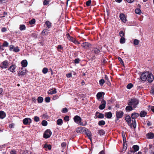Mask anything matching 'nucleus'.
Returning <instances> with one entry per match:
<instances>
[{
  "mask_svg": "<svg viewBox=\"0 0 154 154\" xmlns=\"http://www.w3.org/2000/svg\"><path fill=\"white\" fill-rule=\"evenodd\" d=\"M9 47V50L10 51H13L15 52H17L20 51V49L18 47H15L13 45H10Z\"/></svg>",
  "mask_w": 154,
  "mask_h": 154,
  "instance_id": "6e6552de",
  "label": "nucleus"
},
{
  "mask_svg": "<svg viewBox=\"0 0 154 154\" xmlns=\"http://www.w3.org/2000/svg\"><path fill=\"white\" fill-rule=\"evenodd\" d=\"M105 122L103 120L100 121L98 122V124L99 125H104L105 124Z\"/></svg>",
  "mask_w": 154,
  "mask_h": 154,
  "instance_id": "4c0bfd02",
  "label": "nucleus"
},
{
  "mask_svg": "<svg viewBox=\"0 0 154 154\" xmlns=\"http://www.w3.org/2000/svg\"><path fill=\"white\" fill-rule=\"evenodd\" d=\"M43 100V98L41 97H39V103H42Z\"/></svg>",
  "mask_w": 154,
  "mask_h": 154,
  "instance_id": "6e6d98bb",
  "label": "nucleus"
},
{
  "mask_svg": "<svg viewBox=\"0 0 154 154\" xmlns=\"http://www.w3.org/2000/svg\"><path fill=\"white\" fill-rule=\"evenodd\" d=\"M91 3V0H89L86 2V5L87 6H89L90 5Z\"/></svg>",
  "mask_w": 154,
  "mask_h": 154,
  "instance_id": "603ef678",
  "label": "nucleus"
},
{
  "mask_svg": "<svg viewBox=\"0 0 154 154\" xmlns=\"http://www.w3.org/2000/svg\"><path fill=\"white\" fill-rule=\"evenodd\" d=\"M92 51L95 54H97L100 52V50L97 48H94Z\"/></svg>",
  "mask_w": 154,
  "mask_h": 154,
  "instance_id": "c85d7f7f",
  "label": "nucleus"
},
{
  "mask_svg": "<svg viewBox=\"0 0 154 154\" xmlns=\"http://www.w3.org/2000/svg\"><path fill=\"white\" fill-rule=\"evenodd\" d=\"M57 93L56 90L55 88H52L49 90L48 92V94H53Z\"/></svg>",
  "mask_w": 154,
  "mask_h": 154,
  "instance_id": "2eb2a0df",
  "label": "nucleus"
},
{
  "mask_svg": "<svg viewBox=\"0 0 154 154\" xmlns=\"http://www.w3.org/2000/svg\"><path fill=\"white\" fill-rule=\"evenodd\" d=\"M86 128L83 127H80L78 128L76 130L77 133H82L84 131H86Z\"/></svg>",
  "mask_w": 154,
  "mask_h": 154,
  "instance_id": "9d476101",
  "label": "nucleus"
},
{
  "mask_svg": "<svg viewBox=\"0 0 154 154\" xmlns=\"http://www.w3.org/2000/svg\"><path fill=\"white\" fill-rule=\"evenodd\" d=\"M139 43V41L137 39H135L134 40V45H138Z\"/></svg>",
  "mask_w": 154,
  "mask_h": 154,
  "instance_id": "37998d69",
  "label": "nucleus"
},
{
  "mask_svg": "<svg viewBox=\"0 0 154 154\" xmlns=\"http://www.w3.org/2000/svg\"><path fill=\"white\" fill-rule=\"evenodd\" d=\"M90 45L89 43L86 42L83 43L81 45V46L85 48H87L89 47Z\"/></svg>",
  "mask_w": 154,
  "mask_h": 154,
  "instance_id": "a211bd4d",
  "label": "nucleus"
},
{
  "mask_svg": "<svg viewBox=\"0 0 154 154\" xmlns=\"http://www.w3.org/2000/svg\"><path fill=\"white\" fill-rule=\"evenodd\" d=\"M11 154H16V152L14 150H11Z\"/></svg>",
  "mask_w": 154,
  "mask_h": 154,
  "instance_id": "69168bd1",
  "label": "nucleus"
},
{
  "mask_svg": "<svg viewBox=\"0 0 154 154\" xmlns=\"http://www.w3.org/2000/svg\"><path fill=\"white\" fill-rule=\"evenodd\" d=\"M47 33V31L46 29H45L42 32V33L43 35L46 34Z\"/></svg>",
  "mask_w": 154,
  "mask_h": 154,
  "instance_id": "5fc2aeb1",
  "label": "nucleus"
},
{
  "mask_svg": "<svg viewBox=\"0 0 154 154\" xmlns=\"http://www.w3.org/2000/svg\"><path fill=\"white\" fill-rule=\"evenodd\" d=\"M131 123L132 126H133L134 128H135L136 127L135 120H132Z\"/></svg>",
  "mask_w": 154,
  "mask_h": 154,
  "instance_id": "f704fd0d",
  "label": "nucleus"
},
{
  "mask_svg": "<svg viewBox=\"0 0 154 154\" xmlns=\"http://www.w3.org/2000/svg\"><path fill=\"white\" fill-rule=\"evenodd\" d=\"M146 113L144 111H141L140 114V116L141 117H144L146 116Z\"/></svg>",
  "mask_w": 154,
  "mask_h": 154,
  "instance_id": "c756f323",
  "label": "nucleus"
},
{
  "mask_svg": "<svg viewBox=\"0 0 154 154\" xmlns=\"http://www.w3.org/2000/svg\"><path fill=\"white\" fill-rule=\"evenodd\" d=\"M66 144L65 143H63L61 144V146L62 148H64L66 146Z\"/></svg>",
  "mask_w": 154,
  "mask_h": 154,
  "instance_id": "bf43d9fd",
  "label": "nucleus"
},
{
  "mask_svg": "<svg viewBox=\"0 0 154 154\" xmlns=\"http://www.w3.org/2000/svg\"><path fill=\"white\" fill-rule=\"evenodd\" d=\"M134 109L131 105H128L126 107L125 110L127 111L130 112L133 110Z\"/></svg>",
  "mask_w": 154,
  "mask_h": 154,
  "instance_id": "aec40b11",
  "label": "nucleus"
},
{
  "mask_svg": "<svg viewBox=\"0 0 154 154\" xmlns=\"http://www.w3.org/2000/svg\"><path fill=\"white\" fill-rule=\"evenodd\" d=\"M45 24L48 28H50L51 27V23L49 21H46L45 22Z\"/></svg>",
  "mask_w": 154,
  "mask_h": 154,
  "instance_id": "c9c22d12",
  "label": "nucleus"
},
{
  "mask_svg": "<svg viewBox=\"0 0 154 154\" xmlns=\"http://www.w3.org/2000/svg\"><path fill=\"white\" fill-rule=\"evenodd\" d=\"M99 154H105L104 151L103 150L101 151L100 152Z\"/></svg>",
  "mask_w": 154,
  "mask_h": 154,
  "instance_id": "774afa93",
  "label": "nucleus"
},
{
  "mask_svg": "<svg viewBox=\"0 0 154 154\" xmlns=\"http://www.w3.org/2000/svg\"><path fill=\"white\" fill-rule=\"evenodd\" d=\"M6 116L5 113L2 111H0V118L3 119Z\"/></svg>",
  "mask_w": 154,
  "mask_h": 154,
  "instance_id": "393cba45",
  "label": "nucleus"
},
{
  "mask_svg": "<svg viewBox=\"0 0 154 154\" xmlns=\"http://www.w3.org/2000/svg\"><path fill=\"white\" fill-rule=\"evenodd\" d=\"M68 111V109L66 108H65L63 109L62 110V112L63 113H66Z\"/></svg>",
  "mask_w": 154,
  "mask_h": 154,
  "instance_id": "3c124183",
  "label": "nucleus"
},
{
  "mask_svg": "<svg viewBox=\"0 0 154 154\" xmlns=\"http://www.w3.org/2000/svg\"><path fill=\"white\" fill-rule=\"evenodd\" d=\"M42 125L44 126H46L47 125V122L46 121L44 120L42 123Z\"/></svg>",
  "mask_w": 154,
  "mask_h": 154,
  "instance_id": "c03bdc74",
  "label": "nucleus"
},
{
  "mask_svg": "<svg viewBox=\"0 0 154 154\" xmlns=\"http://www.w3.org/2000/svg\"><path fill=\"white\" fill-rule=\"evenodd\" d=\"M74 120L75 122L78 124H79L80 125H84L81 122L82 119L80 117L78 116H75L74 118Z\"/></svg>",
  "mask_w": 154,
  "mask_h": 154,
  "instance_id": "7ed1b4c3",
  "label": "nucleus"
},
{
  "mask_svg": "<svg viewBox=\"0 0 154 154\" xmlns=\"http://www.w3.org/2000/svg\"><path fill=\"white\" fill-rule=\"evenodd\" d=\"M64 119L66 121H68L69 120V117L68 116H66L64 117Z\"/></svg>",
  "mask_w": 154,
  "mask_h": 154,
  "instance_id": "4d7b16f0",
  "label": "nucleus"
},
{
  "mask_svg": "<svg viewBox=\"0 0 154 154\" xmlns=\"http://www.w3.org/2000/svg\"><path fill=\"white\" fill-rule=\"evenodd\" d=\"M147 135L148 138L149 139H152L154 137V134L152 133H148Z\"/></svg>",
  "mask_w": 154,
  "mask_h": 154,
  "instance_id": "bb28decb",
  "label": "nucleus"
},
{
  "mask_svg": "<svg viewBox=\"0 0 154 154\" xmlns=\"http://www.w3.org/2000/svg\"><path fill=\"white\" fill-rule=\"evenodd\" d=\"M139 103V101L136 99L133 98L131 99L128 102V104L131 105L133 108H135L137 107V105Z\"/></svg>",
  "mask_w": 154,
  "mask_h": 154,
  "instance_id": "f257e3e1",
  "label": "nucleus"
},
{
  "mask_svg": "<svg viewBox=\"0 0 154 154\" xmlns=\"http://www.w3.org/2000/svg\"><path fill=\"white\" fill-rule=\"evenodd\" d=\"M133 86V85L132 84H129L127 86V88L128 89H130Z\"/></svg>",
  "mask_w": 154,
  "mask_h": 154,
  "instance_id": "a19ab883",
  "label": "nucleus"
},
{
  "mask_svg": "<svg viewBox=\"0 0 154 154\" xmlns=\"http://www.w3.org/2000/svg\"><path fill=\"white\" fill-rule=\"evenodd\" d=\"M80 60L79 59H76L75 60V63H79V62Z\"/></svg>",
  "mask_w": 154,
  "mask_h": 154,
  "instance_id": "680f3d73",
  "label": "nucleus"
},
{
  "mask_svg": "<svg viewBox=\"0 0 154 154\" xmlns=\"http://www.w3.org/2000/svg\"><path fill=\"white\" fill-rule=\"evenodd\" d=\"M34 121L35 122H38V117L37 116H35L33 118Z\"/></svg>",
  "mask_w": 154,
  "mask_h": 154,
  "instance_id": "8fccbe9b",
  "label": "nucleus"
},
{
  "mask_svg": "<svg viewBox=\"0 0 154 154\" xmlns=\"http://www.w3.org/2000/svg\"><path fill=\"white\" fill-rule=\"evenodd\" d=\"M67 38L71 41L74 43L75 44H79V43L77 41H76L74 38L71 37L69 34H67L66 35Z\"/></svg>",
  "mask_w": 154,
  "mask_h": 154,
  "instance_id": "39448f33",
  "label": "nucleus"
},
{
  "mask_svg": "<svg viewBox=\"0 0 154 154\" xmlns=\"http://www.w3.org/2000/svg\"><path fill=\"white\" fill-rule=\"evenodd\" d=\"M103 94V92H100L98 93L97 95V99L99 100V99L101 97H102V94Z\"/></svg>",
  "mask_w": 154,
  "mask_h": 154,
  "instance_id": "2f4dec72",
  "label": "nucleus"
},
{
  "mask_svg": "<svg viewBox=\"0 0 154 154\" xmlns=\"http://www.w3.org/2000/svg\"><path fill=\"white\" fill-rule=\"evenodd\" d=\"M86 132V134L87 135V136H88V138L89 139H91V132L89 131L88 130V129L86 128V131H85Z\"/></svg>",
  "mask_w": 154,
  "mask_h": 154,
  "instance_id": "a878e982",
  "label": "nucleus"
},
{
  "mask_svg": "<svg viewBox=\"0 0 154 154\" xmlns=\"http://www.w3.org/2000/svg\"><path fill=\"white\" fill-rule=\"evenodd\" d=\"M106 101L104 100H103L101 103V105L99 106V108L101 110L104 109L106 106Z\"/></svg>",
  "mask_w": 154,
  "mask_h": 154,
  "instance_id": "1a4fd4ad",
  "label": "nucleus"
},
{
  "mask_svg": "<svg viewBox=\"0 0 154 154\" xmlns=\"http://www.w3.org/2000/svg\"><path fill=\"white\" fill-rule=\"evenodd\" d=\"M133 148L134 149V151L133 152H135L137 151L139 149V147L137 145L134 146H133Z\"/></svg>",
  "mask_w": 154,
  "mask_h": 154,
  "instance_id": "cd10ccee",
  "label": "nucleus"
},
{
  "mask_svg": "<svg viewBox=\"0 0 154 154\" xmlns=\"http://www.w3.org/2000/svg\"><path fill=\"white\" fill-rule=\"evenodd\" d=\"M52 132L50 130H46L44 134L43 137L45 138L49 137L51 135Z\"/></svg>",
  "mask_w": 154,
  "mask_h": 154,
  "instance_id": "20e7f679",
  "label": "nucleus"
},
{
  "mask_svg": "<svg viewBox=\"0 0 154 154\" xmlns=\"http://www.w3.org/2000/svg\"><path fill=\"white\" fill-rule=\"evenodd\" d=\"M48 69L46 68H44L42 70V72L44 74L48 72Z\"/></svg>",
  "mask_w": 154,
  "mask_h": 154,
  "instance_id": "58836bf2",
  "label": "nucleus"
},
{
  "mask_svg": "<svg viewBox=\"0 0 154 154\" xmlns=\"http://www.w3.org/2000/svg\"><path fill=\"white\" fill-rule=\"evenodd\" d=\"M45 100L46 102L47 103H48V102H50V97H46L45 98Z\"/></svg>",
  "mask_w": 154,
  "mask_h": 154,
  "instance_id": "de8ad7c7",
  "label": "nucleus"
},
{
  "mask_svg": "<svg viewBox=\"0 0 154 154\" xmlns=\"http://www.w3.org/2000/svg\"><path fill=\"white\" fill-rule=\"evenodd\" d=\"M147 78L149 82H151L153 80V76L152 74L149 73V75L147 76Z\"/></svg>",
  "mask_w": 154,
  "mask_h": 154,
  "instance_id": "4468645a",
  "label": "nucleus"
},
{
  "mask_svg": "<svg viewBox=\"0 0 154 154\" xmlns=\"http://www.w3.org/2000/svg\"><path fill=\"white\" fill-rule=\"evenodd\" d=\"M7 30V29L5 27L2 28L1 29V31L2 32H5Z\"/></svg>",
  "mask_w": 154,
  "mask_h": 154,
  "instance_id": "052dcab7",
  "label": "nucleus"
},
{
  "mask_svg": "<svg viewBox=\"0 0 154 154\" xmlns=\"http://www.w3.org/2000/svg\"><path fill=\"white\" fill-rule=\"evenodd\" d=\"M118 59H119V60L120 62L123 65L124 64V63H123V62L122 61V59L120 57H118Z\"/></svg>",
  "mask_w": 154,
  "mask_h": 154,
  "instance_id": "13d9d810",
  "label": "nucleus"
},
{
  "mask_svg": "<svg viewBox=\"0 0 154 154\" xmlns=\"http://www.w3.org/2000/svg\"><path fill=\"white\" fill-rule=\"evenodd\" d=\"M98 133L100 135H103L105 134V131L103 130H98Z\"/></svg>",
  "mask_w": 154,
  "mask_h": 154,
  "instance_id": "7c9ffc66",
  "label": "nucleus"
},
{
  "mask_svg": "<svg viewBox=\"0 0 154 154\" xmlns=\"http://www.w3.org/2000/svg\"><path fill=\"white\" fill-rule=\"evenodd\" d=\"M119 34L120 36L121 37H123V36L124 35V33L123 32V31H122L120 32L119 33Z\"/></svg>",
  "mask_w": 154,
  "mask_h": 154,
  "instance_id": "864d4df0",
  "label": "nucleus"
},
{
  "mask_svg": "<svg viewBox=\"0 0 154 154\" xmlns=\"http://www.w3.org/2000/svg\"><path fill=\"white\" fill-rule=\"evenodd\" d=\"M49 1L47 0H45L43 2V4L46 5L49 4Z\"/></svg>",
  "mask_w": 154,
  "mask_h": 154,
  "instance_id": "09e8293b",
  "label": "nucleus"
},
{
  "mask_svg": "<svg viewBox=\"0 0 154 154\" xmlns=\"http://www.w3.org/2000/svg\"><path fill=\"white\" fill-rule=\"evenodd\" d=\"M21 30H25L26 29L25 26L24 25H20L19 28Z\"/></svg>",
  "mask_w": 154,
  "mask_h": 154,
  "instance_id": "72a5a7b5",
  "label": "nucleus"
},
{
  "mask_svg": "<svg viewBox=\"0 0 154 154\" xmlns=\"http://www.w3.org/2000/svg\"><path fill=\"white\" fill-rule=\"evenodd\" d=\"M112 114L111 112H108L105 113V116L107 118H111L112 117Z\"/></svg>",
  "mask_w": 154,
  "mask_h": 154,
  "instance_id": "b1692460",
  "label": "nucleus"
},
{
  "mask_svg": "<svg viewBox=\"0 0 154 154\" xmlns=\"http://www.w3.org/2000/svg\"><path fill=\"white\" fill-rule=\"evenodd\" d=\"M43 147L47 150L48 149L49 150H50L51 148V145H48L47 144H45L44 145Z\"/></svg>",
  "mask_w": 154,
  "mask_h": 154,
  "instance_id": "5701e85b",
  "label": "nucleus"
},
{
  "mask_svg": "<svg viewBox=\"0 0 154 154\" xmlns=\"http://www.w3.org/2000/svg\"><path fill=\"white\" fill-rule=\"evenodd\" d=\"M8 66V61L7 60H5L0 64V67L2 68H6Z\"/></svg>",
  "mask_w": 154,
  "mask_h": 154,
  "instance_id": "423d86ee",
  "label": "nucleus"
},
{
  "mask_svg": "<svg viewBox=\"0 0 154 154\" xmlns=\"http://www.w3.org/2000/svg\"><path fill=\"white\" fill-rule=\"evenodd\" d=\"M96 116L97 117L99 118H104V115L103 114L97 112L96 113Z\"/></svg>",
  "mask_w": 154,
  "mask_h": 154,
  "instance_id": "4be33fe9",
  "label": "nucleus"
},
{
  "mask_svg": "<svg viewBox=\"0 0 154 154\" xmlns=\"http://www.w3.org/2000/svg\"><path fill=\"white\" fill-rule=\"evenodd\" d=\"M120 42L121 44H123L125 43V39L123 37H122L121 38Z\"/></svg>",
  "mask_w": 154,
  "mask_h": 154,
  "instance_id": "e433bc0d",
  "label": "nucleus"
},
{
  "mask_svg": "<svg viewBox=\"0 0 154 154\" xmlns=\"http://www.w3.org/2000/svg\"><path fill=\"white\" fill-rule=\"evenodd\" d=\"M125 120L128 122V125L132 127V123L131 117L129 115H127L125 117Z\"/></svg>",
  "mask_w": 154,
  "mask_h": 154,
  "instance_id": "0eeeda50",
  "label": "nucleus"
},
{
  "mask_svg": "<svg viewBox=\"0 0 154 154\" xmlns=\"http://www.w3.org/2000/svg\"><path fill=\"white\" fill-rule=\"evenodd\" d=\"M32 120L29 118H26L23 119V123L24 125H27L30 124Z\"/></svg>",
  "mask_w": 154,
  "mask_h": 154,
  "instance_id": "9b49d317",
  "label": "nucleus"
},
{
  "mask_svg": "<svg viewBox=\"0 0 154 154\" xmlns=\"http://www.w3.org/2000/svg\"><path fill=\"white\" fill-rule=\"evenodd\" d=\"M123 115V112L122 111H117L116 112V117L117 118H122Z\"/></svg>",
  "mask_w": 154,
  "mask_h": 154,
  "instance_id": "f8f14e48",
  "label": "nucleus"
},
{
  "mask_svg": "<svg viewBox=\"0 0 154 154\" xmlns=\"http://www.w3.org/2000/svg\"><path fill=\"white\" fill-rule=\"evenodd\" d=\"M8 45V43L6 41H5L2 45L3 47H7Z\"/></svg>",
  "mask_w": 154,
  "mask_h": 154,
  "instance_id": "49530a36",
  "label": "nucleus"
},
{
  "mask_svg": "<svg viewBox=\"0 0 154 154\" xmlns=\"http://www.w3.org/2000/svg\"><path fill=\"white\" fill-rule=\"evenodd\" d=\"M135 12L137 14H140L141 12V11L139 9H136L135 10Z\"/></svg>",
  "mask_w": 154,
  "mask_h": 154,
  "instance_id": "ea45409f",
  "label": "nucleus"
},
{
  "mask_svg": "<svg viewBox=\"0 0 154 154\" xmlns=\"http://www.w3.org/2000/svg\"><path fill=\"white\" fill-rule=\"evenodd\" d=\"M119 17L122 22H123L124 23L126 22V19L125 15L124 14L121 13L120 14Z\"/></svg>",
  "mask_w": 154,
  "mask_h": 154,
  "instance_id": "ddd939ff",
  "label": "nucleus"
},
{
  "mask_svg": "<svg viewBox=\"0 0 154 154\" xmlns=\"http://www.w3.org/2000/svg\"><path fill=\"white\" fill-rule=\"evenodd\" d=\"M16 68V66L14 65H12L11 66L9 69H8V70H10L11 72L14 73V72L15 71V69Z\"/></svg>",
  "mask_w": 154,
  "mask_h": 154,
  "instance_id": "6ab92c4d",
  "label": "nucleus"
},
{
  "mask_svg": "<svg viewBox=\"0 0 154 154\" xmlns=\"http://www.w3.org/2000/svg\"><path fill=\"white\" fill-rule=\"evenodd\" d=\"M63 123V120L61 119H59L57 121V124L58 125H61Z\"/></svg>",
  "mask_w": 154,
  "mask_h": 154,
  "instance_id": "473e14b6",
  "label": "nucleus"
},
{
  "mask_svg": "<svg viewBox=\"0 0 154 154\" xmlns=\"http://www.w3.org/2000/svg\"><path fill=\"white\" fill-rule=\"evenodd\" d=\"M35 22V20L34 19H32L31 20L29 21V23L30 24H34Z\"/></svg>",
  "mask_w": 154,
  "mask_h": 154,
  "instance_id": "a18cd8bd",
  "label": "nucleus"
},
{
  "mask_svg": "<svg viewBox=\"0 0 154 154\" xmlns=\"http://www.w3.org/2000/svg\"><path fill=\"white\" fill-rule=\"evenodd\" d=\"M57 48L58 49H62L63 47L61 45H59L58 46Z\"/></svg>",
  "mask_w": 154,
  "mask_h": 154,
  "instance_id": "338daca9",
  "label": "nucleus"
},
{
  "mask_svg": "<svg viewBox=\"0 0 154 154\" xmlns=\"http://www.w3.org/2000/svg\"><path fill=\"white\" fill-rule=\"evenodd\" d=\"M149 75V72H143L141 74L140 78L142 81H145L146 80Z\"/></svg>",
  "mask_w": 154,
  "mask_h": 154,
  "instance_id": "f03ea898",
  "label": "nucleus"
},
{
  "mask_svg": "<svg viewBox=\"0 0 154 154\" xmlns=\"http://www.w3.org/2000/svg\"><path fill=\"white\" fill-rule=\"evenodd\" d=\"M72 76V75L71 73H69L66 75V76L68 78H70Z\"/></svg>",
  "mask_w": 154,
  "mask_h": 154,
  "instance_id": "0e129e2a",
  "label": "nucleus"
},
{
  "mask_svg": "<svg viewBox=\"0 0 154 154\" xmlns=\"http://www.w3.org/2000/svg\"><path fill=\"white\" fill-rule=\"evenodd\" d=\"M21 64L23 67H26L27 65V62L26 60H24L21 61Z\"/></svg>",
  "mask_w": 154,
  "mask_h": 154,
  "instance_id": "412c9836",
  "label": "nucleus"
},
{
  "mask_svg": "<svg viewBox=\"0 0 154 154\" xmlns=\"http://www.w3.org/2000/svg\"><path fill=\"white\" fill-rule=\"evenodd\" d=\"M26 73V70H24L21 71H19L18 73V75L19 76L22 77L23 76L25 75Z\"/></svg>",
  "mask_w": 154,
  "mask_h": 154,
  "instance_id": "dca6fc26",
  "label": "nucleus"
},
{
  "mask_svg": "<svg viewBox=\"0 0 154 154\" xmlns=\"http://www.w3.org/2000/svg\"><path fill=\"white\" fill-rule=\"evenodd\" d=\"M151 93L152 94H154V87H152L151 91Z\"/></svg>",
  "mask_w": 154,
  "mask_h": 154,
  "instance_id": "e2e57ef3",
  "label": "nucleus"
},
{
  "mask_svg": "<svg viewBox=\"0 0 154 154\" xmlns=\"http://www.w3.org/2000/svg\"><path fill=\"white\" fill-rule=\"evenodd\" d=\"M139 116V114L136 112H134L132 113L131 115V117L132 120H135L136 118L138 117Z\"/></svg>",
  "mask_w": 154,
  "mask_h": 154,
  "instance_id": "f3484780",
  "label": "nucleus"
},
{
  "mask_svg": "<svg viewBox=\"0 0 154 154\" xmlns=\"http://www.w3.org/2000/svg\"><path fill=\"white\" fill-rule=\"evenodd\" d=\"M105 81L103 79H102L100 80L99 81L100 84L101 85H103V84L104 83Z\"/></svg>",
  "mask_w": 154,
  "mask_h": 154,
  "instance_id": "79ce46f5",
  "label": "nucleus"
}]
</instances>
